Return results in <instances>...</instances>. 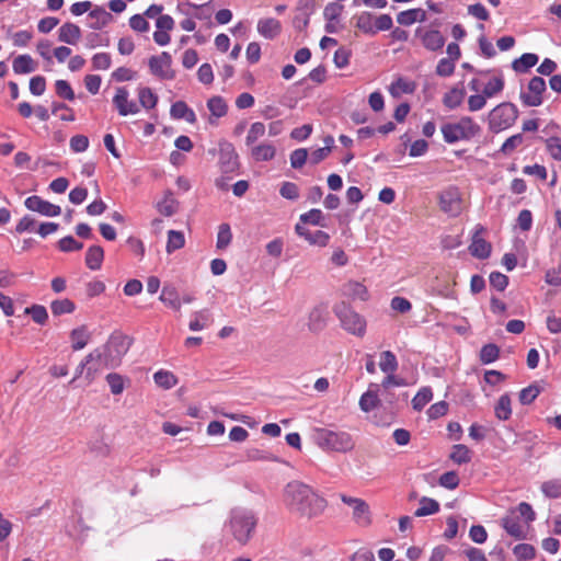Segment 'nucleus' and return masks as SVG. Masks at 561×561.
I'll list each match as a JSON object with an SVG mask.
<instances>
[{"instance_id":"nucleus-2","label":"nucleus","mask_w":561,"mask_h":561,"mask_svg":"<svg viewBox=\"0 0 561 561\" xmlns=\"http://www.w3.org/2000/svg\"><path fill=\"white\" fill-rule=\"evenodd\" d=\"M257 524V517L248 508L234 507L230 511L225 529L240 545H245L252 537Z\"/></svg>"},{"instance_id":"nucleus-25","label":"nucleus","mask_w":561,"mask_h":561,"mask_svg":"<svg viewBox=\"0 0 561 561\" xmlns=\"http://www.w3.org/2000/svg\"><path fill=\"white\" fill-rule=\"evenodd\" d=\"M12 68L16 75H26L37 69V62L27 54L19 55L13 59Z\"/></svg>"},{"instance_id":"nucleus-39","label":"nucleus","mask_w":561,"mask_h":561,"mask_svg":"<svg viewBox=\"0 0 561 561\" xmlns=\"http://www.w3.org/2000/svg\"><path fill=\"white\" fill-rule=\"evenodd\" d=\"M438 511H439V503L434 499L424 496L420 500V506L414 512V516L423 517V516L435 514Z\"/></svg>"},{"instance_id":"nucleus-27","label":"nucleus","mask_w":561,"mask_h":561,"mask_svg":"<svg viewBox=\"0 0 561 561\" xmlns=\"http://www.w3.org/2000/svg\"><path fill=\"white\" fill-rule=\"evenodd\" d=\"M156 208L161 215L171 217L178 213L179 203L174 198L173 193L171 191H167L163 198L157 202Z\"/></svg>"},{"instance_id":"nucleus-40","label":"nucleus","mask_w":561,"mask_h":561,"mask_svg":"<svg viewBox=\"0 0 561 561\" xmlns=\"http://www.w3.org/2000/svg\"><path fill=\"white\" fill-rule=\"evenodd\" d=\"M495 416L501 421H506L512 415L511 398L508 394H502L494 408Z\"/></svg>"},{"instance_id":"nucleus-8","label":"nucleus","mask_w":561,"mask_h":561,"mask_svg":"<svg viewBox=\"0 0 561 561\" xmlns=\"http://www.w3.org/2000/svg\"><path fill=\"white\" fill-rule=\"evenodd\" d=\"M461 194L457 186H448L439 193L438 204L442 211L457 216L461 211Z\"/></svg>"},{"instance_id":"nucleus-36","label":"nucleus","mask_w":561,"mask_h":561,"mask_svg":"<svg viewBox=\"0 0 561 561\" xmlns=\"http://www.w3.org/2000/svg\"><path fill=\"white\" fill-rule=\"evenodd\" d=\"M414 90L415 83L403 78H398L389 88V92L393 98H399L401 94H411Z\"/></svg>"},{"instance_id":"nucleus-1","label":"nucleus","mask_w":561,"mask_h":561,"mask_svg":"<svg viewBox=\"0 0 561 561\" xmlns=\"http://www.w3.org/2000/svg\"><path fill=\"white\" fill-rule=\"evenodd\" d=\"M283 503L289 513L307 519L319 517L328 507V502L322 495L312 486L297 480L285 485Z\"/></svg>"},{"instance_id":"nucleus-3","label":"nucleus","mask_w":561,"mask_h":561,"mask_svg":"<svg viewBox=\"0 0 561 561\" xmlns=\"http://www.w3.org/2000/svg\"><path fill=\"white\" fill-rule=\"evenodd\" d=\"M443 138L447 144L468 141L481 133V127L470 117L462 116L457 122L446 123L440 127Z\"/></svg>"},{"instance_id":"nucleus-22","label":"nucleus","mask_w":561,"mask_h":561,"mask_svg":"<svg viewBox=\"0 0 561 561\" xmlns=\"http://www.w3.org/2000/svg\"><path fill=\"white\" fill-rule=\"evenodd\" d=\"M81 38V30L78 25L67 22L58 30V39L65 44L76 45Z\"/></svg>"},{"instance_id":"nucleus-30","label":"nucleus","mask_w":561,"mask_h":561,"mask_svg":"<svg viewBox=\"0 0 561 561\" xmlns=\"http://www.w3.org/2000/svg\"><path fill=\"white\" fill-rule=\"evenodd\" d=\"M426 20V13L422 9H410L402 11L397 15V21L401 25H412L415 22H424Z\"/></svg>"},{"instance_id":"nucleus-13","label":"nucleus","mask_w":561,"mask_h":561,"mask_svg":"<svg viewBox=\"0 0 561 561\" xmlns=\"http://www.w3.org/2000/svg\"><path fill=\"white\" fill-rule=\"evenodd\" d=\"M25 207L32 211L39 213L43 216H59L61 209L58 205L51 204L37 195L30 196L25 199Z\"/></svg>"},{"instance_id":"nucleus-17","label":"nucleus","mask_w":561,"mask_h":561,"mask_svg":"<svg viewBox=\"0 0 561 561\" xmlns=\"http://www.w3.org/2000/svg\"><path fill=\"white\" fill-rule=\"evenodd\" d=\"M484 229L481 226L477 228V231L472 237V242L469 245L471 255L481 260L488 259L491 254V244L479 234Z\"/></svg>"},{"instance_id":"nucleus-29","label":"nucleus","mask_w":561,"mask_h":561,"mask_svg":"<svg viewBox=\"0 0 561 561\" xmlns=\"http://www.w3.org/2000/svg\"><path fill=\"white\" fill-rule=\"evenodd\" d=\"M276 154V148L271 142H262L251 147V157L255 161H270Z\"/></svg>"},{"instance_id":"nucleus-50","label":"nucleus","mask_w":561,"mask_h":561,"mask_svg":"<svg viewBox=\"0 0 561 561\" xmlns=\"http://www.w3.org/2000/svg\"><path fill=\"white\" fill-rule=\"evenodd\" d=\"M301 224H310L313 226L325 227L327 225L323 222L324 216L320 209H311L305 214H301L299 217Z\"/></svg>"},{"instance_id":"nucleus-35","label":"nucleus","mask_w":561,"mask_h":561,"mask_svg":"<svg viewBox=\"0 0 561 561\" xmlns=\"http://www.w3.org/2000/svg\"><path fill=\"white\" fill-rule=\"evenodd\" d=\"M344 294L353 299L367 300L368 290L367 288L359 282L350 280L343 287Z\"/></svg>"},{"instance_id":"nucleus-28","label":"nucleus","mask_w":561,"mask_h":561,"mask_svg":"<svg viewBox=\"0 0 561 561\" xmlns=\"http://www.w3.org/2000/svg\"><path fill=\"white\" fill-rule=\"evenodd\" d=\"M91 19L90 27L93 30H100L112 22L113 16L102 7H95L89 12Z\"/></svg>"},{"instance_id":"nucleus-26","label":"nucleus","mask_w":561,"mask_h":561,"mask_svg":"<svg viewBox=\"0 0 561 561\" xmlns=\"http://www.w3.org/2000/svg\"><path fill=\"white\" fill-rule=\"evenodd\" d=\"M170 115L174 119H185L187 123L194 124L196 122V114L187 106L184 101H178L172 104Z\"/></svg>"},{"instance_id":"nucleus-41","label":"nucleus","mask_w":561,"mask_h":561,"mask_svg":"<svg viewBox=\"0 0 561 561\" xmlns=\"http://www.w3.org/2000/svg\"><path fill=\"white\" fill-rule=\"evenodd\" d=\"M138 100L144 108L151 110L158 103V95L150 88L144 87L138 89Z\"/></svg>"},{"instance_id":"nucleus-34","label":"nucleus","mask_w":561,"mask_h":561,"mask_svg":"<svg viewBox=\"0 0 561 561\" xmlns=\"http://www.w3.org/2000/svg\"><path fill=\"white\" fill-rule=\"evenodd\" d=\"M211 322V314L208 309L198 310L192 313L188 328L191 331H202Z\"/></svg>"},{"instance_id":"nucleus-4","label":"nucleus","mask_w":561,"mask_h":561,"mask_svg":"<svg viewBox=\"0 0 561 561\" xmlns=\"http://www.w3.org/2000/svg\"><path fill=\"white\" fill-rule=\"evenodd\" d=\"M313 438L320 448L330 451L347 453L355 446L352 436L346 432L317 428L314 431Z\"/></svg>"},{"instance_id":"nucleus-49","label":"nucleus","mask_w":561,"mask_h":561,"mask_svg":"<svg viewBox=\"0 0 561 561\" xmlns=\"http://www.w3.org/2000/svg\"><path fill=\"white\" fill-rule=\"evenodd\" d=\"M513 553L518 561H528L536 557V549L529 543H518L513 548Z\"/></svg>"},{"instance_id":"nucleus-38","label":"nucleus","mask_w":561,"mask_h":561,"mask_svg":"<svg viewBox=\"0 0 561 561\" xmlns=\"http://www.w3.org/2000/svg\"><path fill=\"white\" fill-rule=\"evenodd\" d=\"M153 380L156 385L163 389H171L178 383L176 376L164 369H160L153 374Z\"/></svg>"},{"instance_id":"nucleus-31","label":"nucleus","mask_w":561,"mask_h":561,"mask_svg":"<svg viewBox=\"0 0 561 561\" xmlns=\"http://www.w3.org/2000/svg\"><path fill=\"white\" fill-rule=\"evenodd\" d=\"M356 23H355V26L362 31L363 33L367 34V35H376V30H375V25H374V15L368 12V11H364L359 14H356L354 18H353Z\"/></svg>"},{"instance_id":"nucleus-62","label":"nucleus","mask_w":561,"mask_h":561,"mask_svg":"<svg viewBox=\"0 0 561 561\" xmlns=\"http://www.w3.org/2000/svg\"><path fill=\"white\" fill-rule=\"evenodd\" d=\"M541 491L550 499H558L561 496V483L558 481H547L542 483Z\"/></svg>"},{"instance_id":"nucleus-19","label":"nucleus","mask_w":561,"mask_h":561,"mask_svg":"<svg viewBox=\"0 0 561 561\" xmlns=\"http://www.w3.org/2000/svg\"><path fill=\"white\" fill-rule=\"evenodd\" d=\"M328 311L323 306L314 307L308 316V329L311 332H320L327 325Z\"/></svg>"},{"instance_id":"nucleus-16","label":"nucleus","mask_w":561,"mask_h":561,"mask_svg":"<svg viewBox=\"0 0 561 561\" xmlns=\"http://www.w3.org/2000/svg\"><path fill=\"white\" fill-rule=\"evenodd\" d=\"M502 526L505 531L515 539L520 540L526 538V528L520 523L519 517L515 512H510V514L502 518Z\"/></svg>"},{"instance_id":"nucleus-63","label":"nucleus","mask_w":561,"mask_h":561,"mask_svg":"<svg viewBox=\"0 0 561 561\" xmlns=\"http://www.w3.org/2000/svg\"><path fill=\"white\" fill-rule=\"evenodd\" d=\"M439 484L446 489L454 490L459 485V477L455 471H448L439 477Z\"/></svg>"},{"instance_id":"nucleus-55","label":"nucleus","mask_w":561,"mask_h":561,"mask_svg":"<svg viewBox=\"0 0 561 561\" xmlns=\"http://www.w3.org/2000/svg\"><path fill=\"white\" fill-rule=\"evenodd\" d=\"M56 93L59 98L73 101L76 95L68 81L59 79L55 82Z\"/></svg>"},{"instance_id":"nucleus-10","label":"nucleus","mask_w":561,"mask_h":561,"mask_svg":"<svg viewBox=\"0 0 561 561\" xmlns=\"http://www.w3.org/2000/svg\"><path fill=\"white\" fill-rule=\"evenodd\" d=\"M546 91V81L541 77H534L528 82V92L520 93V100L526 106L542 104V93Z\"/></svg>"},{"instance_id":"nucleus-48","label":"nucleus","mask_w":561,"mask_h":561,"mask_svg":"<svg viewBox=\"0 0 561 561\" xmlns=\"http://www.w3.org/2000/svg\"><path fill=\"white\" fill-rule=\"evenodd\" d=\"M207 107L213 116L219 118L227 114V104L221 96H213L207 101Z\"/></svg>"},{"instance_id":"nucleus-58","label":"nucleus","mask_w":561,"mask_h":561,"mask_svg":"<svg viewBox=\"0 0 561 561\" xmlns=\"http://www.w3.org/2000/svg\"><path fill=\"white\" fill-rule=\"evenodd\" d=\"M540 393L537 385H530L519 392V401L522 404H530Z\"/></svg>"},{"instance_id":"nucleus-9","label":"nucleus","mask_w":561,"mask_h":561,"mask_svg":"<svg viewBox=\"0 0 561 561\" xmlns=\"http://www.w3.org/2000/svg\"><path fill=\"white\" fill-rule=\"evenodd\" d=\"M87 373H85V379L88 382H92L95 378V376L101 373L105 368H113L114 365L110 363L108 358L104 355V353L96 348L93 352H91L87 357Z\"/></svg>"},{"instance_id":"nucleus-5","label":"nucleus","mask_w":561,"mask_h":561,"mask_svg":"<svg viewBox=\"0 0 561 561\" xmlns=\"http://www.w3.org/2000/svg\"><path fill=\"white\" fill-rule=\"evenodd\" d=\"M333 311L340 320L341 327L346 332L358 337L365 335L367 322L362 314L357 313L345 302L336 304Z\"/></svg>"},{"instance_id":"nucleus-64","label":"nucleus","mask_w":561,"mask_h":561,"mask_svg":"<svg viewBox=\"0 0 561 561\" xmlns=\"http://www.w3.org/2000/svg\"><path fill=\"white\" fill-rule=\"evenodd\" d=\"M546 145L551 157L561 161V139L558 137H550L547 139Z\"/></svg>"},{"instance_id":"nucleus-52","label":"nucleus","mask_w":561,"mask_h":561,"mask_svg":"<svg viewBox=\"0 0 561 561\" xmlns=\"http://www.w3.org/2000/svg\"><path fill=\"white\" fill-rule=\"evenodd\" d=\"M75 308H76L75 304L68 298L54 300L50 304V310L54 316L71 313L75 310Z\"/></svg>"},{"instance_id":"nucleus-14","label":"nucleus","mask_w":561,"mask_h":561,"mask_svg":"<svg viewBox=\"0 0 561 561\" xmlns=\"http://www.w3.org/2000/svg\"><path fill=\"white\" fill-rule=\"evenodd\" d=\"M157 31L153 33V41L159 46H165L170 43L171 37L169 32L174 27V20L169 14H163L156 20Z\"/></svg>"},{"instance_id":"nucleus-7","label":"nucleus","mask_w":561,"mask_h":561,"mask_svg":"<svg viewBox=\"0 0 561 561\" xmlns=\"http://www.w3.org/2000/svg\"><path fill=\"white\" fill-rule=\"evenodd\" d=\"M129 345L130 343L127 336L116 334L110 337L108 342L101 351L108 358L110 363L116 367L121 363L122 357L128 352Z\"/></svg>"},{"instance_id":"nucleus-21","label":"nucleus","mask_w":561,"mask_h":561,"mask_svg":"<svg viewBox=\"0 0 561 561\" xmlns=\"http://www.w3.org/2000/svg\"><path fill=\"white\" fill-rule=\"evenodd\" d=\"M379 385L370 383L368 390L364 392L359 399V408L364 412H370L376 409L380 402L378 397Z\"/></svg>"},{"instance_id":"nucleus-6","label":"nucleus","mask_w":561,"mask_h":561,"mask_svg":"<svg viewBox=\"0 0 561 561\" xmlns=\"http://www.w3.org/2000/svg\"><path fill=\"white\" fill-rule=\"evenodd\" d=\"M517 117L518 110L513 103H501L489 113V128L493 133L505 130L516 122Z\"/></svg>"},{"instance_id":"nucleus-59","label":"nucleus","mask_w":561,"mask_h":561,"mask_svg":"<svg viewBox=\"0 0 561 561\" xmlns=\"http://www.w3.org/2000/svg\"><path fill=\"white\" fill-rule=\"evenodd\" d=\"M308 150L305 148H299L294 150L290 153V165L294 169H300L307 162L308 159Z\"/></svg>"},{"instance_id":"nucleus-44","label":"nucleus","mask_w":561,"mask_h":561,"mask_svg":"<svg viewBox=\"0 0 561 561\" xmlns=\"http://www.w3.org/2000/svg\"><path fill=\"white\" fill-rule=\"evenodd\" d=\"M433 398L430 387L421 388L412 399V407L415 411H421Z\"/></svg>"},{"instance_id":"nucleus-61","label":"nucleus","mask_w":561,"mask_h":561,"mask_svg":"<svg viewBox=\"0 0 561 561\" xmlns=\"http://www.w3.org/2000/svg\"><path fill=\"white\" fill-rule=\"evenodd\" d=\"M279 194L286 199L295 201L299 197V188L293 182H284L280 186Z\"/></svg>"},{"instance_id":"nucleus-53","label":"nucleus","mask_w":561,"mask_h":561,"mask_svg":"<svg viewBox=\"0 0 561 561\" xmlns=\"http://www.w3.org/2000/svg\"><path fill=\"white\" fill-rule=\"evenodd\" d=\"M232 239L230 226L228 224H221L218 228L216 247L218 250L226 249Z\"/></svg>"},{"instance_id":"nucleus-18","label":"nucleus","mask_w":561,"mask_h":561,"mask_svg":"<svg viewBox=\"0 0 561 561\" xmlns=\"http://www.w3.org/2000/svg\"><path fill=\"white\" fill-rule=\"evenodd\" d=\"M256 30L262 37L274 39L280 34L282 24L274 18H263L257 21Z\"/></svg>"},{"instance_id":"nucleus-37","label":"nucleus","mask_w":561,"mask_h":561,"mask_svg":"<svg viewBox=\"0 0 561 561\" xmlns=\"http://www.w3.org/2000/svg\"><path fill=\"white\" fill-rule=\"evenodd\" d=\"M538 62V56L536 54L526 53L519 58L515 59L512 64V68L516 72H526Z\"/></svg>"},{"instance_id":"nucleus-54","label":"nucleus","mask_w":561,"mask_h":561,"mask_svg":"<svg viewBox=\"0 0 561 561\" xmlns=\"http://www.w3.org/2000/svg\"><path fill=\"white\" fill-rule=\"evenodd\" d=\"M504 89V80L502 77H493L489 82L484 85L482 93L486 98H493L499 94Z\"/></svg>"},{"instance_id":"nucleus-57","label":"nucleus","mask_w":561,"mask_h":561,"mask_svg":"<svg viewBox=\"0 0 561 561\" xmlns=\"http://www.w3.org/2000/svg\"><path fill=\"white\" fill-rule=\"evenodd\" d=\"M25 313L30 314L34 322L38 324H44L48 318L45 307L39 305H34L32 307L26 308Z\"/></svg>"},{"instance_id":"nucleus-43","label":"nucleus","mask_w":561,"mask_h":561,"mask_svg":"<svg viewBox=\"0 0 561 561\" xmlns=\"http://www.w3.org/2000/svg\"><path fill=\"white\" fill-rule=\"evenodd\" d=\"M184 244H185V238H184L183 232L178 231V230H169L168 231V241H167L165 250L169 254L173 253L176 250L182 249L184 247Z\"/></svg>"},{"instance_id":"nucleus-20","label":"nucleus","mask_w":561,"mask_h":561,"mask_svg":"<svg viewBox=\"0 0 561 561\" xmlns=\"http://www.w3.org/2000/svg\"><path fill=\"white\" fill-rule=\"evenodd\" d=\"M422 45L432 51H436L443 48L445 45V37L437 30H427L420 34Z\"/></svg>"},{"instance_id":"nucleus-23","label":"nucleus","mask_w":561,"mask_h":561,"mask_svg":"<svg viewBox=\"0 0 561 561\" xmlns=\"http://www.w3.org/2000/svg\"><path fill=\"white\" fill-rule=\"evenodd\" d=\"M466 95V90L462 83L457 84L456 87L451 88L448 92L445 93L443 98V104L449 108L454 110L458 107Z\"/></svg>"},{"instance_id":"nucleus-46","label":"nucleus","mask_w":561,"mask_h":561,"mask_svg":"<svg viewBox=\"0 0 561 561\" xmlns=\"http://www.w3.org/2000/svg\"><path fill=\"white\" fill-rule=\"evenodd\" d=\"M379 367L383 373H394L398 369V360L391 351H383L380 354Z\"/></svg>"},{"instance_id":"nucleus-47","label":"nucleus","mask_w":561,"mask_h":561,"mask_svg":"<svg viewBox=\"0 0 561 561\" xmlns=\"http://www.w3.org/2000/svg\"><path fill=\"white\" fill-rule=\"evenodd\" d=\"M70 337L72 341V348L75 351H79L88 344L89 333L87 332L85 327H80L71 331Z\"/></svg>"},{"instance_id":"nucleus-11","label":"nucleus","mask_w":561,"mask_h":561,"mask_svg":"<svg viewBox=\"0 0 561 561\" xmlns=\"http://www.w3.org/2000/svg\"><path fill=\"white\" fill-rule=\"evenodd\" d=\"M172 58L167 51L159 56H151L148 65L151 73L160 79L171 80L174 78V71L171 69Z\"/></svg>"},{"instance_id":"nucleus-60","label":"nucleus","mask_w":561,"mask_h":561,"mask_svg":"<svg viewBox=\"0 0 561 561\" xmlns=\"http://www.w3.org/2000/svg\"><path fill=\"white\" fill-rule=\"evenodd\" d=\"M129 26L138 33H145L149 31V23L144 14H135L129 19Z\"/></svg>"},{"instance_id":"nucleus-51","label":"nucleus","mask_w":561,"mask_h":561,"mask_svg":"<svg viewBox=\"0 0 561 561\" xmlns=\"http://www.w3.org/2000/svg\"><path fill=\"white\" fill-rule=\"evenodd\" d=\"M500 356V348L496 344L490 343L482 346L480 351V360L483 364L495 362Z\"/></svg>"},{"instance_id":"nucleus-45","label":"nucleus","mask_w":561,"mask_h":561,"mask_svg":"<svg viewBox=\"0 0 561 561\" xmlns=\"http://www.w3.org/2000/svg\"><path fill=\"white\" fill-rule=\"evenodd\" d=\"M449 457L458 465L468 463L471 460V451L466 445L458 444L453 447Z\"/></svg>"},{"instance_id":"nucleus-32","label":"nucleus","mask_w":561,"mask_h":561,"mask_svg":"<svg viewBox=\"0 0 561 561\" xmlns=\"http://www.w3.org/2000/svg\"><path fill=\"white\" fill-rule=\"evenodd\" d=\"M104 259V251L100 245H91L85 253V264L92 270H100Z\"/></svg>"},{"instance_id":"nucleus-24","label":"nucleus","mask_w":561,"mask_h":561,"mask_svg":"<svg viewBox=\"0 0 561 561\" xmlns=\"http://www.w3.org/2000/svg\"><path fill=\"white\" fill-rule=\"evenodd\" d=\"M159 299L172 310H181V297L179 295L178 289L174 286H163Z\"/></svg>"},{"instance_id":"nucleus-56","label":"nucleus","mask_w":561,"mask_h":561,"mask_svg":"<svg viewBox=\"0 0 561 561\" xmlns=\"http://www.w3.org/2000/svg\"><path fill=\"white\" fill-rule=\"evenodd\" d=\"M106 381L111 388L113 394H121L125 388V381L123 376L116 373H111L106 376Z\"/></svg>"},{"instance_id":"nucleus-42","label":"nucleus","mask_w":561,"mask_h":561,"mask_svg":"<svg viewBox=\"0 0 561 561\" xmlns=\"http://www.w3.org/2000/svg\"><path fill=\"white\" fill-rule=\"evenodd\" d=\"M266 134V127L263 123L261 122H255L253 124H251L249 130H248V135L245 137V145L248 147H252L254 146V144L263 138Z\"/></svg>"},{"instance_id":"nucleus-33","label":"nucleus","mask_w":561,"mask_h":561,"mask_svg":"<svg viewBox=\"0 0 561 561\" xmlns=\"http://www.w3.org/2000/svg\"><path fill=\"white\" fill-rule=\"evenodd\" d=\"M353 519L362 527H367L371 524L370 508L364 500L353 508Z\"/></svg>"},{"instance_id":"nucleus-15","label":"nucleus","mask_w":561,"mask_h":561,"mask_svg":"<svg viewBox=\"0 0 561 561\" xmlns=\"http://www.w3.org/2000/svg\"><path fill=\"white\" fill-rule=\"evenodd\" d=\"M296 233L304 238L311 245L327 247L330 241V234L322 230L310 231L301 224L295 226Z\"/></svg>"},{"instance_id":"nucleus-12","label":"nucleus","mask_w":561,"mask_h":561,"mask_svg":"<svg viewBox=\"0 0 561 561\" xmlns=\"http://www.w3.org/2000/svg\"><path fill=\"white\" fill-rule=\"evenodd\" d=\"M113 104L121 116L137 114L139 112V105L129 100V92L125 87L116 88Z\"/></svg>"}]
</instances>
